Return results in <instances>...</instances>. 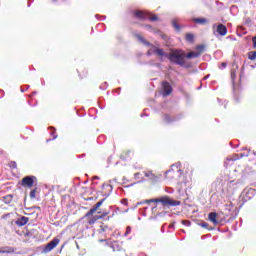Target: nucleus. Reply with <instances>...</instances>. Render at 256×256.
<instances>
[{"label": "nucleus", "instance_id": "nucleus-9", "mask_svg": "<svg viewBox=\"0 0 256 256\" xmlns=\"http://www.w3.org/2000/svg\"><path fill=\"white\" fill-rule=\"evenodd\" d=\"M35 181H37V177L26 176L22 179V185L31 188V187H33V184L35 183Z\"/></svg>", "mask_w": 256, "mask_h": 256}, {"label": "nucleus", "instance_id": "nucleus-43", "mask_svg": "<svg viewBox=\"0 0 256 256\" xmlns=\"http://www.w3.org/2000/svg\"><path fill=\"white\" fill-rule=\"evenodd\" d=\"M166 192L167 193H173V189H167Z\"/></svg>", "mask_w": 256, "mask_h": 256}, {"label": "nucleus", "instance_id": "nucleus-58", "mask_svg": "<svg viewBox=\"0 0 256 256\" xmlns=\"http://www.w3.org/2000/svg\"><path fill=\"white\" fill-rule=\"evenodd\" d=\"M0 93H3V90H0Z\"/></svg>", "mask_w": 256, "mask_h": 256}, {"label": "nucleus", "instance_id": "nucleus-62", "mask_svg": "<svg viewBox=\"0 0 256 256\" xmlns=\"http://www.w3.org/2000/svg\"><path fill=\"white\" fill-rule=\"evenodd\" d=\"M141 117H143V114H141Z\"/></svg>", "mask_w": 256, "mask_h": 256}, {"label": "nucleus", "instance_id": "nucleus-55", "mask_svg": "<svg viewBox=\"0 0 256 256\" xmlns=\"http://www.w3.org/2000/svg\"><path fill=\"white\" fill-rule=\"evenodd\" d=\"M143 181H145V180H141V181H139V183H143Z\"/></svg>", "mask_w": 256, "mask_h": 256}, {"label": "nucleus", "instance_id": "nucleus-42", "mask_svg": "<svg viewBox=\"0 0 256 256\" xmlns=\"http://www.w3.org/2000/svg\"><path fill=\"white\" fill-rule=\"evenodd\" d=\"M50 129H53V131L51 132V135H55V128L51 127Z\"/></svg>", "mask_w": 256, "mask_h": 256}, {"label": "nucleus", "instance_id": "nucleus-25", "mask_svg": "<svg viewBox=\"0 0 256 256\" xmlns=\"http://www.w3.org/2000/svg\"><path fill=\"white\" fill-rule=\"evenodd\" d=\"M196 51H197V53H200V55H201V53H203V51H205V45H198L196 47Z\"/></svg>", "mask_w": 256, "mask_h": 256}, {"label": "nucleus", "instance_id": "nucleus-59", "mask_svg": "<svg viewBox=\"0 0 256 256\" xmlns=\"http://www.w3.org/2000/svg\"><path fill=\"white\" fill-rule=\"evenodd\" d=\"M36 92H33L32 95H35Z\"/></svg>", "mask_w": 256, "mask_h": 256}, {"label": "nucleus", "instance_id": "nucleus-41", "mask_svg": "<svg viewBox=\"0 0 256 256\" xmlns=\"http://www.w3.org/2000/svg\"><path fill=\"white\" fill-rule=\"evenodd\" d=\"M249 193L255 194L256 191H255V189H250V190H249Z\"/></svg>", "mask_w": 256, "mask_h": 256}, {"label": "nucleus", "instance_id": "nucleus-47", "mask_svg": "<svg viewBox=\"0 0 256 256\" xmlns=\"http://www.w3.org/2000/svg\"><path fill=\"white\" fill-rule=\"evenodd\" d=\"M95 179H99V176H94V177H93V180H95Z\"/></svg>", "mask_w": 256, "mask_h": 256}, {"label": "nucleus", "instance_id": "nucleus-19", "mask_svg": "<svg viewBox=\"0 0 256 256\" xmlns=\"http://www.w3.org/2000/svg\"><path fill=\"white\" fill-rule=\"evenodd\" d=\"M199 56H200V53L191 51L185 54V59H197V57Z\"/></svg>", "mask_w": 256, "mask_h": 256}, {"label": "nucleus", "instance_id": "nucleus-34", "mask_svg": "<svg viewBox=\"0 0 256 256\" xmlns=\"http://www.w3.org/2000/svg\"><path fill=\"white\" fill-rule=\"evenodd\" d=\"M252 42H253V47H254V49H256V36L253 37Z\"/></svg>", "mask_w": 256, "mask_h": 256}, {"label": "nucleus", "instance_id": "nucleus-48", "mask_svg": "<svg viewBox=\"0 0 256 256\" xmlns=\"http://www.w3.org/2000/svg\"><path fill=\"white\" fill-rule=\"evenodd\" d=\"M100 89H103V90H105V87H103V85H101V86H100Z\"/></svg>", "mask_w": 256, "mask_h": 256}, {"label": "nucleus", "instance_id": "nucleus-7", "mask_svg": "<svg viewBox=\"0 0 256 256\" xmlns=\"http://www.w3.org/2000/svg\"><path fill=\"white\" fill-rule=\"evenodd\" d=\"M212 29L215 33H218V35H221V37H225L227 35V27L223 24H213Z\"/></svg>", "mask_w": 256, "mask_h": 256}, {"label": "nucleus", "instance_id": "nucleus-45", "mask_svg": "<svg viewBox=\"0 0 256 256\" xmlns=\"http://www.w3.org/2000/svg\"><path fill=\"white\" fill-rule=\"evenodd\" d=\"M135 185V183L134 184H131V185H127V186H125L126 188H129V187H133Z\"/></svg>", "mask_w": 256, "mask_h": 256}, {"label": "nucleus", "instance_id": "nucleus-23", "mask_svg": "<svg viewBox=\"0 0 256 256\" xmlns=\"http://www.w3.org/2000/svg\"><path fill=\"white\" fill-rule=\"evenodd\" d=\"M248 59H250V61H255V59H256V51L249 52Z\"/></svg>", "mask_w": 256, "mask_h": 256}, {"label": "nucleus", "instance_id": "nucleus-29", "mask_svg": "<svg viewBox=\"0 0 256 256\" xmlns=\"http://www.w3.org/2000/svg\"><path fill=\"white\" fill-rule=\"evenodd\" d=\"M199 225L200 227H203V229H209V224L205 221H202Z\"/></svg>", "mask_w": 256, "mask_h": 256}, {"label": "nucleus", "instance_id": "nucleus-10", "mask_svg": "<svg viewBox=\"0 0 256 256\" xmlns=\"http://www.w3.org/2000/svg\"><path fill=\"white\" fill-rule=\"evenodd\" d=\"M105 203V198L101 199L98 203H96L93 208H91L86 214L85 217H91L96 211H99V207Z\"/></svg>", "mask_w": 256, "mask_h": 256}, {"label": "nucleus", "instance_id": "nucleus-17", "mask_svg": "<svg viewBox=\"0 0 256 256\" xmlns=\"http://www.w3.org/2000/svg\"><path fill=\"white\" fill-rule=\"evenodd\" d=\"M208 219L213 223L214 225H219V220L217 219V212H210L208 214Z\"/></svg>", "mask_w": 256, "mask_h": 256}, {"label": "nucleus", "instance_id": "nucleus-39", "mask_svg": "<svg viewBox=\"0 0 256 256\" xmlns=\"http://www.w3.org/2000/svg\"><path fill=\"white\" fill-rule=\"evenodd\" d=\"M169 229H175V223L170 224Z\"/></svg>", "mask_w": 256, "mask_h": 256}, {"label": "nucleus", "instance_id": "nucleus-27", "mask_svg": "<svg viewBox=\"0 0 256 256\" xmlns=\"http://www.w3.org/2000/svg\"><path fill=\"white\" fill-rule=\"evenodd\" d=\"M193 39H195V36H193V34H186V40H188L189 43H193Z\"/></svg>", "mask_w": 256, "mask_h": 256}, {"label": "nucleus", "instance_id": "nucleus-28", "mask_svg": "<svg viewBox=\"0 0 256 256\" xmlns=\"http://www.w3.org/2000/svg\"><path fill=\"white\" fill-rule=\"evenodd\" d=\"M36 195H37L36 189L30 191V199H35Z\"/></svg>", "mask_w": 256, "mask_h": 256}, {"label": "nucleus", "instance_id": "nucleus-2", "mask_svg": "<svg viewBox=\"0 0 256 256\" xmlns=\"http://www.w3.org/2000/svg\"><path fill=\"white\" fill-rule=\"evenodd\" d=\"M145 203H161L163 207H179L181 201L173 200L169 196H163L162 198H154L138 202L137 205H145Z\"/></svg>", "mask_w": 256, "mask_h": 256}, {"label": "nucleus", "instance_id": "nucleus-24", "mask_svg": "<svg viewBox=\"0 0 256 256\" xmlns=\"http://www.w3.org/2000/svg\"><path fill=\"white\" fill-rule=\"evenodd\" d=\"M131 155H133V152L128 151L126 154L121 155V159L127 160V159H129V157H131Z\"/></svg>", "mask_w": 256, "mask_h": 256}, {"label": "nucleus", "instance_id": "nucleus-6", "mask_svg": "<svg viewBox=\"0 0 256 256\" xmlns=\"http://www.w3.org/2000/svg\"><path fill=\"white\" fill-rule=\"evenodd\" d=\"M99 243H105V245L107 247H110V249H112V251H114V252L123 251V244L120 242H117V241L112 242L107 239H100Z\"/></svg>", "mask_w": 256, "mask_h": 256}, {"label": "nucleus", "instance_id": "nucleus-8", "mask_svg": "<svg viewBox=\"0 0 256 256\" xmlns=\"http://www.w3.org/2000/svg\"><path fill=\"white\" fill-rule=\"evenodd\" d=\"M162 89H163V97H168V95H171L173 92V87L171 84L167 81L162 82Z\"/></svg>", "mask_w": 256, "mask_h": 256}, {"label": "nucleus", "instance_id": "nucleus-32", "mask_svg": "<svg viewBox=\"0 0 256 256\" xmlns=\"http://www.w3.org/2000/svg\"><path fill=\"white\" fill-rule=\"evenodd\" d=\"M227 67V63L222 62L221 65L219 66L220 69H225Z\"/></svg>", "mask_w": 256, "mask_h": 256}, {"label": "nucleus", "instance_id": "nucleus-16", "mask_svg": "<svg viewBox=\"0 0 256 256\" xmlns=\"http://www.w3.org/2000/svg\"><path fill=\"white\" fill-rule=\"evenodd\" d=\"M232 67L233 69L231 70V80L232 83H235V79H237V69H239V66H237L236 62H233Z\"/></svg>", "mask_w": 256, "mask_h": 256}, {"label": "nucleus", "instance_id": "nucleus-54", "mask_svg": "<svg viewBox=\"0 0 256 256\" xmlns=\"http://www.w3.org/2000/svg\"><path fill=\"white\" fill-rule=\"evenodd\" d=\"M29 89V85L26 86V90Z\"/></svg>", "mask_w": 256, "mask_h": 256}, {"label": "nucleus", "instance_id": "nucleus-30", "mask_svg": "<svg viewBox=\"0 0 256 256\" xmlns=\"http://www.w3.org/2000/svg\"><path fill=\"white\" fill-rule=\"evenodd\" d=\"M182 225H185L186 227H191V221H189V220H182Z\"/></svg>", "mask_w": 256, "mask_h": 256}, {"label": "nucleus", "instance_id": "nucleus-12", "mask_svg": "<svg viewBox=\"0 0 256 256\" xmlns=\"http://www.w3.org/2000/svg\"><path fill=\"white\" fill-rule=\"evenodd\" d=\"M107 215H109V212H103L101 215H96L93 219L89 220V224L93 225L95 221H98V219H103V221H109L111 217Z\"/></svg>", "mask_w": 256, "mask_h": 256}, {"label": "nucleus", "instance_id": "nucleus-44", "mask_svg": "<svg viewBox=\"0 0 256 256\" xmlns=\"http://www.w3.org/2000/svg\"><path fill=\"white\" fill-rule=\"evenodd\" d=\"M246 23H251V19L250 18H246Z\"/></svg>", "mask_w": 256, "mask_h": 256}, {"label": "nucleus", "instance_id": "nucleus-50", "mask_svg": "<svg viewBox=\"0 0 256 256\" xmlns=\"http://www.w3.org/2000/svg\"><path fill=\"white\" fill-rule=\"evenodd\" d=\"M153 209H157V205H155L154 207H152V210H153Z\"/></svg>", "mask_w": 256, "mask_h": 256}, {"label": "nucleus", "instance_id": "nucleus-56", "mask_svg": "<svg viewBox=\"0 0 256 256\" xmlns=\"http://www.w3.org/2000/svg\"><path fill=\"white\" fill-rule=\"evenodd\" d=\"M96 18L98 19V18H99V15H96Z\"/></svg>", "mask_w": 256, "mask_h": 256}, {"label": "nucleus", "instance_id": "nucleus-61", "mask_svg": "<svg viewBox=\"0 0 256 256\" xmlns=\"http://www.w3.org/2000/svg\"><path fill=\"white\" fill-rule=\"evenodd\" d=\"M102 187H105V184H103Z\"/></svg>", "mask_w": 256, "mask_h": 256}, {"label": "nucleus", "instance_id": "nucleus-36", "mask_svg": "<svg viewBox=\"0 0 256 256\" xmlns=\"http://www.w3.org/2000/svg\"><path fill=\"white\" fill-rule=\"evenodd\" d=\"M11 167H13L14 169L17 168V162H11Z\"/></svg>", "mask_w": 256, "mask_h": 256}, {"label": "nucleus", "instance_id": "nucleus-52", "mask_svg": "<svg viewBox=\"0 0 256 256\" xmlns=\"http://www.w3.org/2000/svg\"><path fill=\"white\" fill-rule=\"evenodd\" d=\"M252 153H253V155H255V156H256V152H255V151H253Z\"/></svg>", "mask_w": 256, "mask_h": 256}, {"label": "nucleus", "instance_id": "nucleus-21", "mask_svg": "<svg viewBox=\"0 0 256 256\" xmlns=\"http://www.w3.org/2000/svg\"><path fill=\"white\" fill-rule=\"evenodd\" d=\"M194 23H198L199 25H204V23H207L206 18H194Z\"/></svg>", "mask_w": 256, "mask_h": 256}, {"label": "nucleus", "instance_id": "nucleus-51", "mask_svg": "<svg viewBox=\"0 0 256 256\" xmlns=\"http://www.w3.org/2000/svg\"><path fill=\"white\" fill-rule=\"evenodd\" d=\"M204 79H209V75H208V76H206V77H204Z\"/></svg>", "mask_w": 256, "mask_h": 256}, {"label": "nucleus", "instance_id": "nucleus-53", "mask_svg": "<svg viewBox=\"0 0 256 256\" xmlns=\"http://www.w3.org/2000/svg\"><path fill=\"white\" fill-rule=\"evenodd\" d=\"M113 181H117V179H114ZM113 181H110V183H113Z\"/></svg>", "mask_w": 256, "mask_h": 256}, {"label": "nucleus", "instance_id": "nucleus-49", "mask_svg": "<svg viewBox=\"0 0 256 256\" xmlns=\"http://www.w3.org/2000/svg\"><path fill=\"white\" fill-rule=\"evenodd\" d=\"M22 93H25V89L21 88Z\"/></svg>", "mask_w": 256, "mask_h": 256}, {"label": "nucleus", "instance_id": "nucleus-26", "mask_svg": "<svg viewBox=\"0 0 256 256\" xmlns=\"http://www.w3.org/2000/svg\"><path fill=\"white\" fill-rule=\"evenodd\" d=\"M172 25L176 31H181V26L175 20L172 21Z\"/></svg>", "mask_w": 256, "mask_h": 256}, {"label": "nucleus", "instance_id": "nucleus-22", "mask_svg": "<svg viewBox=\"0 0 256 256\" xmlns=\"http://www.w3.org/2000/svg\"><path fill=\"white\" fill-rule=\"evenodd\" d=\"M0 253H13V248H10V247L0 248Z\"/></svg>", "mask_w": 256, "mask_h": 256}, {"label": "nucleus", "instance_id": "nucleus-13", "mask_svg": "<svg viewBox=\"0 0 256 256\" xmlns=\"http://www.w3.org/2000/svg\"><path fill=\"white\" fill-rule=\"evenodd\" d=\"M162 119L166 125H172V123H175V121H179V116H171L169 114H163Z\"/></svg>", "mask_w": 256, "mask_h": 256}, {"label": "nucleus", "instance_id": "nucleus-31", "mask_svg": "<svg viewBox=\"0 0 256 256\" xmlns=\"http://www.w3.org/2000/svg\"><path fill=\"white\" fill-rule=\"evenodd\" d=\"M130 233H131V226H127L124 237H127V235H129Z\"/></svg>", "mask_w": 256, "mask_h": 256}, {"label": "nucleus", "instance_id": "nucleus-11", "mask_svg": "<svg viewBox=\"0 0 256 256\" xmlns=\"http://www.w3.org/2000/svg\"><path fill=\"white\" fill-rule=\"evenodd\" d=\"M59 245V238H54L52 241H50L44 248L45 253H49L50 251H53L55 247Z\"/></svg>", "mask_w": 256, "mask_h": 256}, {"label": "nucleus", "instance_id": "nucleus-18", "mask_svg": "<svg viewBox=\"0 0 256 256\" xmlns=\"http://www.w3.org/2000/svg\"><path fill=\"white\" fill-rule=\"evenodd\" d=\"M225 211H227L226 215H233L232 213L233 211H235V206L233 205V203L226 204Z\"/></svg>", "mask_w": 256, "mask_h": 256}, {"label": "nucleus", "instance_id": "nucleus-46", "mask_svg": "<svg viewBox=\"0 0 256 256\" xmlns=\"http://www.w3.org/2000/svg\"><path fill=\"white\" fill-rule=\"evenodd\" d=\"M55 139H57V135L53 136L52 141H55Z\"/></svg>", "mask_w": 256, "mask_h": 256}, {"label": "nucleus", "instance_id": "nucleus-20", "mask_svg": "<svg viewBox=\"0 0 256 256\" xmlns=\"http://www.w3.org/2000/svg\"><path fill=\"white\" fill-rule=\"evenodd\" d=\"M100 233L108 235V233H111V228L109 226H100Z\"/></svg>", "mask_w": 256, "mask_h": 256}, {"label": "nucleus", "instance_id": "nucleus-40", "mask_svg": "<svg viewBox=\"0 0 256 256\" xmlns=\"http://www.w3.org/2000/svg\"><path fill=\"white\" fill-rule=\"evenodd\" d=\"M139 175H140V173H135L134 174L135 179H139Z\"/></svg>", "mask_w": 256, "mask_h": 256}, {"label": "nucleus", "instance_id": "nucleus-5", "mask_svg": "<svg viewBox=\"0 0 256 256\" xmlns=\"http://www.w3.org/2000/svg\"><path fill=\"white\" fill-rule=\"evenodd\" d=\"M134 17H136V19H140L141 21H145L147 19H149V21H159V18L156 15L151 16V12L143 10L134 11Z\"/></svg>", "mask_w": 256, "mask_h": 256}, {"label": "nucleus", "instance_id": "nucleus-60", "mask_svg": "<svg viewBox=\"0 0 256 256\" xmlns=\"http://www.w3.org/2000/svg\"><path fill=\"white\" fill-rule=\"evenodd\" d=\"M109 187L113 188V186H112V185H109Z\"/></svg>", "mask_w": 256, "mask_h": 256}, {"label": "nucleus", "instance_id": "nucleus-14", "mask_svg": "<svg viewBox=\"0 0 256 256\" xmlns=\"http://www.w3.org/2000/svg\"><path fill=\"white\" fill-rule=\"evenodd\" d=\"M143 174L149 179V181H151V183H157L159 181V176L155 175L151 170L144 171Z\"/></svg>", "mask_w": 256, "mask_h": 256}, {"label": "nucleus", "instance_id": "nucleus-3", "mask_svg": "<svg viewBox=\"0 0 256 256\" xmlns=\"http://www.w3.org/2000/svg\"><path fill=\"white\" fill-rule=\"evenodd\" d=\"M136 39H138V41L140 43H142V45H145V47H151L150 50L152 51V55H156L157 57H166L167 53H165V50H163V48H159L153 44H151V42L145 40V38H143V36H141V34H135ZM160 61H163V58Z\"/></svg>", "mask_w": 256, "mask_h": 256}, {"label": "nucleus", "instance_id": "nucleus-4", "mask_svg": "<svg viewBox=\"0 0 256 256\" xmlns=\"http://www.w3.org/2000/svg\"><path fill=\"white\" fill-rule=\"evenodd\" d=\"M181 175H183V171L181 170V162L173 164L171 168L165 172L166 179H177V177H181Z\"/></svg>", "mask_w": 256, "mask_h": 256}, {"label": "nucleus", "instance_id": "nucleus-38", "mask_svg": "<svg viewBox=\"0 0 256 256\" xmlns=\"http://www.w3.org/2000/svg\"><path fill=\"white\" fill-rule=\"evenodd\" d=\"M106 18H107L106 16H101V17L98 18V19H99V21H105Z\"/></svg>", "mask_w": 256, "mask_h": 256}, {"label": "nucleus", "instance_id": "nucleus-37", "mask_svg": "<svg viewBox=\"0 0 256 256\" xmlns=\"http://www.w3.org/2000/svg\"><path fill=\"white\" fill-rule=\"evenodd\" d=\"M145 27H146V29H148V31H151L153 29V27L151 25H146Z\"/></svg>", "mask_w": 256, "mask_h": 256}, {"label": "nucleus", "instance_id": "nucleus-1", "mask_svg": "<svg viewBox=\"0 0 256 256\" xmlns=\"http://www.w3.org/2000/svg\"><path fill=\"white\" fill-rule=\"evenodd\" d=\"M165 57L174 65H179L185 69H189V67H191V63H187L185 60V52L181 50H174L170 53H166Z\"/></svg>", "mask_w": 256, "mask_h": 256}, {"label": "nucleus", "instance_id": "nucleus-57", "mask_svg": "<svg viewBox=\"0 0 256 256\" xmlns=\"http://www.w3.org/2000/svg\"><path fill=\"white\" fill-rule=\"evenodd\" d=\"M49 141H51V139L47 140V143H49Z\"/></svg>", "mask_w": 256, "mask_h": 256}, {"label": "nucleus", "instance_id": "nucleus-33", "mask_svg": "<svg viewBox=\"0 0 256 256\" xmlns=\"http://www.w3.org/2000/svg\"><path fill=\"white\" fill-rule=\"evenodd\" d=\"M146 55L147 57H151V55H153L151 48L147 51Z\"/></svg>", "mask_w": 256, "mask_h": 256}, {"label": "nucleus", "instance_id": "nucleus-35", "mask_svg": "<svg viewBox=\"0 0 256 256\" xmlns=\"http://www.w3.org/2000/svg\"><path fill=\"white\" fill-rule=\"evenodd\" d=\"M239 155H240V157H249V152L246 153V154L245 153H240Z\"/></svg>", "mask_w": 256, "mask_h": 256}, {"label": "nucleus", "instance_id": "nucleus-15", "mask_svg": "<svg viewBox=\"0 0 256 256\" xmlns=\"http://www.w3.org/2000/svg\"><path fill=\"white\" fill-rule=\"evenodd\" d=\"M28 223H29V217H26V216H22L15 221V224L18 227H25V225H27Z\"/></svg>", "mask_w": 256, "mask_h": 256}]
</instances>
